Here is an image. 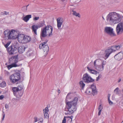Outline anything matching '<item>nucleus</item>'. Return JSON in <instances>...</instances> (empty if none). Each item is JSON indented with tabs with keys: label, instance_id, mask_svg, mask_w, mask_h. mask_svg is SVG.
Returning <instances> with one entry per match:
<instances>
[{
	"label": "nucleus",
	"instance_id": "obj_54",
	"mask_svg": "<svg viewBox=\"0 0 123 123\" xmlns=\"http://www.w3.org/2000/svg\"><path fill=\"white\" fill-rule=\"evenodd\" d=\"M102 18L104 20H105V18H104L103 17H102Z\"/></svg>",
	"mask_w": 123,
	"mask_h": 123
},
{
	"label": "nucleus",
	"instance_id": "obj_38",
	"mask_svg": "<svg viewBox=\"0 0 123 123\" xmlns=\"http://www.w3.org/2000/svg\"><path fill=\"white\" fill-rule=\"evenodd\" d=\"M7 67L8 69H10L12 67L11 64V65H8Z\"/></svg>",
	"mask_w": 123,
	"mask_h": 123
},
{
	"label": "nucleus",
	"instance_id": "obj_33",
	"mask_svg": "<svg viewBox=\"0 0 123 123\" xmlns=\"http://www.w3.org/2000/svg\"><path fill=\"white\" fill-rule=\"evenodd\" d=\"M102 77V75L101 74H99L98 77L97 78L96 81H98L100 78Z\"/></svg>",
	"mask_w": 123,
	"mask_h": 123
},
{
	"label": "nucleus",
	"instance_id": "obj_42",
	"mask_svg": "<svg viewBox=\"0 0 123 123\" xmlns=\"http://www.w3.org/2000/svg\"><path fill=\"white\" fill-rule=\"evenodd\" d=\"M108 101L109 103V104L110 105H111L113 104L112 102L111 101L110 99H108Z\"/></svg>",
	"mask_w": 123,
	"mask_h": 123
},
{
	"label": "nucleus",
	"instance_id": "obj_34",
	"mask_svg": "<svg viewBox=\"0 0 123 123\" xmlns=\"http://www.w3.org/2000/svg\"><path fill=\"white\" fill-rule=\"evenodd\" d=\"M12 63L11 64L12 66V67H16L18 66L16 64V63Z\"/></svg>",
	"mask_w": 123,
	"mask_h": 123
},
{
	"label": "nucleus",
	"instance_id": "obj_6",
	"mask_svg": "<svg viewBox=\"0 0 123 123\" xmlns=\"http://www.w3.org/2000/svg\"><path fill=\"white\" fill-rule=\"evenodd\" d=\"M11 82L13 84H18L21 79L20 74L16 72L11 75L9 77Z\"/></svg>",
	"mask_w": 123,
	"mask_h": 123
},
{
	"label": "nucleus",
	"instance_id": "obj_16",
	"mask_svg": "<svg viewBox=\"0 0 123 123\" xmlns=\"http://www.w3.org/2000/svg\"><path fill=\"white\" fill-rule=\"evenodd\" d=\"M63 21V19L62 18L59 17L57 19V26L58 29L61 27Z\"/></svg>",
	"mask_w": 123,
	"mask_h": 123
},
{
	"label": "nucleus",
	"instance_id": "obj_57",
	"mask_svg": "<svg viewBox=\"0 0 123 123\" xmlns=\"http://www.w3.org/2000/svg\"><path fill=\"white\" fill-rule=\"evenodd\" d=\"M39 123V122H38V123Z\"/></svg>",
	"mask_w": 123,
	"mask_h": 123
},
{
	"label": "nucleus",
	"instance_id": "obj_24",
	"mask_svg": "<svg viewBox=\"0 0 123 123\" xmlns=\"http://www.w3.org/2000/svg\"><path fill=\"white\" fill-rule=\"evenodd\" d=\"M31 15H26L23 18V19L26 22H27L29 19L31 18Z\"/></svg>",
	"mask_w": 123,
	"mask_h": 123
},
{
	"label": "nucleus",
	"instance_id": "obj_7",
	"mask_svg": "<svg viewBox=\"0 0 123 123\" xmlns=\"http://www.w3.org/2000/svg\"><path fill=\"white\" fill-rule=\"evenodd\" d=\"M85 93L89 94H92L93 96L97 94V91L95 84L93 83L90 87L87 88L85 92Z\"/></svg>",
	"mask_w": 123,
	"mask_h": 123
},
{
	"label": "nucleus",
	"instance_id": "obj_48",
	"mask_svg": "<svg viewBox=\"0 0 123 123\" xmlns=\"http://www.w3.org/2000/svg\"><path fill=\"white\" fill-rule=\"evenodd\" d=\"M101 111V110H99L98 114V116H99L100 115Z\"/></svg>",
	"mask_w": 123,
	"mask_h": 123
},
{
	"label": "nucleus",
	"instance_id": "obj_25",
	"mask_svg": "<svg viewBox=\"0 0 123 123\" xmlns=\"http://www.w3.org/2000/svg\"><path fill=\"white\" fill-rule=\"evenodd\" d=\"M43 49L44 52H46V54H47L49 50V48L47 44L46 45H45Z\"/></svg>",
	"mask_w": 123,
	"mask_h": 123
},
{
	"label": "nucleus",
	"instance_id": "obj_13",
	"mask_svg": "<svg viewBox=\"0 0 123 123\" xmlns=\"http://www.w3.org/2000/svg\"><path fill=\"white\" fill-rule=\"evenodd\" d=\"M18 55H16L13 56L9 59V62L10 64L12 63L15 62L17 63L18 60Z\"/></svg>",
	"mask_w": 123,
	"mask_h": 123
},
{
	"label": "nucleus",
	"instance_id": "obj_37",
	"mask_svg": "<svg viewBox=\"0 0 123 123\" xmlns=\"http://www.w3.org/2000/svg\"><path fill=\"white\" fill-rule=\"evenodd\" d=\"M2 112L3 113V114H2L3 115V117L2 119V120H3L5 116V114L4 113V112L3 111H2Z\"/></svg>",
	"mask_w": 123,
	"mask_h": 123
},
{
	"label": "nucleus",
	"instance_id": "obj_3",
	"mask_svg": "<svg viewBox=\"0 0 123 123\" xmlns=\"http://www.w3.org/2000/svg\"><path fill=\"white\" fill-rule=\"evenodd\" d=\"M53 30L52 27L50 25H47L42 29L40 34L41 39L42 40L43 38L47 37V36L48 37L51 36Z\"/></svg>",
	"mask_w": 123,
	"mask_h": 123
},
{
	"label": "nucleus",
	"instance_id": "obj_20",
	"mask_svg": "<svg viewBox=\"0 0 123 123\" xmlns=\"http://www.w3.org/2000/svg\"><path fill=\"white\" fill-rule=\"evenodd\" d=\"M43 112L44 117L46 118H48L49 115L48 112L49 110L47 107H46L43 110Z\"/></svg>",
	"mask_w": 123,
	"mask_h": 123
},
{
	"label": "nucleus",
	"instance_id": "obj_28",
	"mask_svg": "<svg viewBox=\"0 0 123 123\" xmlns=\"http://www.w3.org/2000/svg\"><path fill=\"white\" fill-rule=\"evenodd\" d=\"M112 47H113V49L114 50V52L116 51V50L115 49H116L117 50L119 49L120 48L122 47V45H114L113 46H112Z\"/></svg>",
	"mask_w": 123,
	"mask_h": 123
},
{
	"label": "nucleus",
	"instance_id": "obj_21",
	"mask_svg": "<svg viewBox=\"0 0 123 123\" xmlns=\"http://www.w3.org/2000/svg\"><path fill=\"white\" fill-rule=\"evenodd\" d=\"M48 41V39H46L45 41L40 44L39 47V49H43V48L45 46V45H47V43Z\"/></svg>",
	"mask_w": 123,
	"mask_h": 123
},
{
	"label": "nucleus",
	"instance_id": "obj_9",
	"mask_svg": "<svg viewBox=\"0 0 123 123\" xmlns=\"http://www.w3.org/2000/svg\"><path fill=\"white\" fill-rule=\"evenodd\" d=\"M18 47L16 45H11L7 48V50L9 55L16 54L17 52Z\"/></svg>",
	"mask_w": 123,
	"mask_h": 123
},
{
	"label": "nucleus",
	"instance_id": "obj_55",
	"mask_svg": "<svg viewBox=\"0 0 123 123\" xmlns=\"http://www.w3.org/2000/svg\"><path fill=\"white\" fill-rule=\"evenodd\" d=\"M122 92H123V89L122 90Z\"/></svg>",
	"mask_w": 123,
	"mask_h": 123
},
{
	"label": "nucleus",
	"instance_id": "obj_22",
	"mask_svg": "<svg viewBox=\"0 0 123 123\" xmlns=\"http://www.w3.org/2000/svg\"><path fill=\"white\" fill-rule=\"evenodd\" d=\"M18 33L16 34L17 36V37L16 38H18V40L19 41H24L25 36L23 35H20L19 36L17 35Z\"/></svg>",
	"mask_w": 123,
	"mask_h": 123
},
{
	"label": "nucleus",
	"instance_id": "obj_53",
	"mask_svg": "<svg viewBox=\"0 0 123 123\" xmlns=\"http://www.w3.org/2000/svg\"><path fill=\"white\" fill-rule=\"evenodd\" d=\"M29 5H27V6H25V7H26V8H27V7L29 6Z\"/></svg>",
	"mask_w": 123,
	"mask_h": 123
},
{
	"label": "nucleus",
	"instance_id": "obj_5",
	"mask_svg": "<svg viewBox=\"0 0 123 123\" xmlns=\"http://www.w3.org/2000/svg\"><path fill=\"white\" fill-rule=\"evenodd\" d=\"M106 63V61L100 59L96 60L94 62V65L95 69L99 71H102L104 70V66Z\"/></svg>",
	"mask_w": 123,
	"mask_h": 123
},
{
	"label": "nucleus",
	"instance_id": "obj_10",
	"mask_svg": "<svg viewBox=\"0 0 123 123\" xmlns=\"http://www.w3.org/2000/svg\"><path fill=\"white\" fill-rule=\"evenodd\" d=\"M104 31L111 37H114L116 36L114 32L113 29L111 27H105Z\"/></svg>",
	"mask_w": 123,
	"mask_h": 123
},
{
	"label": "nucleus",
	"instance_id": "obj_51",
	"mask_svg": "<svg viewBox=\"0 0 123 123\" xmlns=\"http://www.w3.org/2000/svg\"><path fill=\"white\" fill-rule=\"evenodd\" d=\"M58 92L59 93H60L61 92L60 91V90L59 89H58Z\"/></svg>",
	"mask_w": 123,
	"mask_h": 123
},
{
	"label": "nucleus",
	"instance_id": "obj_35",
	"mask_svg": "<svg viewBox=\"0 0 123 123\" xmlns=\"http://www.w3.org/2000/svg\"><path fill=\"white\" fill-rule=\"evenodd\" d=\"M11 43V42H8L4 46L6 48H7L8 46H9V45L10 43Z\"/></svg>",
	"mask_w": 123,
	"mask_h": 123
},
{
	"label": "nucleus",
	"instance_id": "obj_45",
	"mask_svg": "<svg viewBox=\"0 0 123 123\" xmlns=\"http://www.w3.org/2000/svg\"><path fill=\"white\" fill-rule=\"evenodd\" d=\"M5 108L6 109H8L9 105L8 104H6L5 105Z\"/></svg>",
	"mask_w": 123,
	"mask_h": 123
},
{
	"label": "nucleus",
	"instance_id": "obj_56",
	"mask_svg": "<svg viewBox=\"0 0 123 123\" xmlns=\"http://www.w3.org/2000/svg\"><path fill=\"white\" fill-rule=\"evenodd\" d=\"M5 65H7V63H6Z\"/></svg>",
	"mask_w": 123,
	"mask_h": 123
},
{
	"label": "nucleus",
	"instance_id": "obj_23",
	"mask_svg": "<svg viewBox=\"0 0 123 123\" xmlns=\"http://www.w3.org/2000/svg\"><path fill=\"white\" fill-rule=\"evenodd\" d=\"M87 68L88 69V71H89L90 73H91L94 74H96L99 73L98 72L95 70L91 69L88 67L87 66Z\"/></svg>",
	"mask_w": 123,
	"mask_h": 123
},
{
	"label": "nucleus",
	"instance_id": "obj_8",
	"mask_svg": "<svg viewBox=\"0 0 123 123\" xmlns=\"http://www.w3.org/2000/svg\"><path fill=\"white\" fill-rule=\"evenodd\" d=\"M82 79L83 81L86 83H92L95 81V80L92 79L87 73L83 75Z\"/></svg>",
	"mask_w": 123,
	"mask_h": 123
},
{
	"label": "nucleus",
	"instance_id": "obj_41",
	"mask_svg": "<svg viewBox=\"0 0 123 123\" xmlns=\"http://www.w3.org/2000/svg\"><path fill=\"white\" fill-rule=\"evenodd\" d=\"M2 13H3V14L6 15H8L9 13V12L5 11L3 12Z\"/></svg>",
	"mask_w": 123,
	"mask_h": 123
},
{
	"label": "nucleus",
	"instance_id": "obj_39",
	"mask_svg": "<svg viewBox=\"0 0 123 123\" xmlns=\"http://www.w3.org/2000/svg\"><path fill=\"white\" fill-rule=\"evenodd\" d=\"M66 117H64L63 118V119L62 120V123H66Z\"/></svg>",
	"mask_w": 123,
	"mask_h": 123
},
{
	"label": "nucleus",
	"instance_id": "obj_19",
	"mask_svg": "<svg viewBox=\"0 0 123 123\" xmlns=\"http://www.w3.org/2000/svg\"><path fill=\"white\" fill-rule=\"evenodd\" d=\"M17 89H18V90L20 92L19 97L20 98L23 95V92L22 91V90L23 89V86L22 85H19L16 87Z\"/></svg>",
	"mask_w": 123,
	"mask_h": 123
},
{
	"label": "nucleus",
	"instance_id": "obj_31",
	"mask_svg": "<svg viewBox=\"0 0 123 123\" xmlns=\"http://www.w3.org/2000/svg\"><path fill=\"white\" fill-rule=\"evenodd\" d=\"M6 84L5 81H3L0 84V86L1 87H4L6 86Z\"/></svg>",
	"mask_w": 123,
	"mask_h": 123
},
{
	"label": "nucleus",
	"instance_id": "obj_26",
	"mask_svg": "<svg viewBox=\"0 0 123 123\" xmlns=\"http://www.w3.org/2000/svg\"><path fill=\"white\" fill-rule=\"evenodd\" d=\"M70 12H73L72 14L73 15L75 16L76 17H78L79 18L80 17V16L79 13H77L75 11H74L73 10H70Z\"/></svg>",
	"mask_w": 123,
	"mask_h": 123
},
{
	"label": "nucleus",
	"instance_id": "obj_2",
	"mask_svg": "<svg viewBox=\"0 0 123 123\" xmlns=\"http://www.w3.org/2000/svg\"><path fill=\"white\" fill-rule=\"evenodd\" d=\"M106 18L107 20L110 22L116 24L120 22L122 18L119 14L113 12L110 13L107 15Z\"/></svg>",
	"mask_w": 123,
	"mask_h": 123
},
{
	"label": "nucleus",
	"instance_id": "obj_15",
	"mask_svg": "<svg viewBox=\"0 0 123 123\" xmlns=\"http://www.w3.org/2000/svg\"><path fill=\"white\" fill-rule=\"evenodd\" d=\"M122 51H121L117 54L115 55L114 56V58L116 60L120 61L123 58V53Z\"/></svg>",
	"mask_w": 123,
	"mask_h": 123
},
{
	"label": "nucleus",
	"instance_id": "obj_47",
	"mask_svg": "<svg viewBox=\"0 0 123 123\" xmlns=\"http://www.w3.org/2000/svg\"><path fill=\"white\" fill-rule=\"evenodd\" d=\"M66 117V118H70V119H71V120H72V118L73 117V116H70H70H67V117Z\"/></svg>",
	"mask_w": 123,
	"mask_h": 123
},
{
	"label": "nucleus",
	"instance_id": "obj_43",
	"mask_svg": "<svg viewBox=\"0 0 123 123\" xmlns=\"http://www.w3.org/2000/svg\"><path fill=\"white\" fill-rule=\"evenodd\" d=\"M28 56H30L32 55H33V53L32 52H31L28 54H27Z\"/></svg>",
	"mask_w": 123,
	"mask_h": 123
},
{
	"label": "nucleus",
	"instance_id": "obj_4",
	"mask_svg": "<svg viewBox=\"0 0 123 123\" xmlns=\"http://www.w3.org/2000/svg\"><path fill=\"white\" fill-rule=\"evenodd\" d=\"M4 38L5 40H8L11 39H14L16 38L17 36L16 34L17 32L14 30L11 31L7 30L4 31Z\"/></svg>",
	"mask_w": 123,
	"mask_h": 123
},
{
	"label": "nucleus",
	"instance_id": "obj_44",
	"mask_svg": "<svg viewBox=\"0 0 123 123\" xmlns=\"http://www.w3.org/2000/svg\"><path fill=\"white\" fill-rule=\"evenodd\" d=\"M39 17H35L33 18V20L34 21L37 20L39 19Z\"/></svg>",
	"mask_w": 123,
	"mask_h": 123
},
{
	"label": "nucleus",
	"instance_id": "obj_46",
	"mask_svg": "<svg viewBox=\"0 0 123 123\" xmlns=\"http://www.w3.org/2000/svg\"><path fill=\"white\" fill-rule=\"evenodd\" d=\"M4 97V96L3 95H1L0 96V99H2Z\"/></svg>",
	"mask_w": 123,
	"mask_h": 123
},
{
	"label": "nucleus",
	"instance_id": "obj_18",
	"mask_svg": "<svg viewBox=\"0 0 123 123\" xmlns=\"http://www.w3.org/2000/svg\"><path fill=\"white\" fill-rule=\"evenodd\" d=\"M31 29L32 31V32L35 35H37V30L39 28L38 27L37 25H32L31 27Z\"/></svg>",
	"mask_w": 123,
	"mask_h": 123
},
{
	"label": "nucleus",
	"instance_id": "obj_27",
	"mask_svg": "<svg viewBox=\"0 0 123 123\" xmlns=\"http://www.w3.org/2000/svg\"><path fill=\"white\" fill-rule=\"evenodd\" d=\"M31 37L29 36H25L24 41L25 42H28L31 41Z\"/></svg>",
	"mask_w": 123,
	"mask_h": 123
},
{
	"label": "nucleus",
	"instance_id": "obj_52",
	"mask_svg": "<svg viewBox=\"0 0 123 123\" xmlns=\"http://www.w3.org/2000/svg\"><path fill=\"white\" fill-rule=\"evenodd\" d=\"M35 119V122H36L37 121V118H36Z\"/></svg>",
	"mask_w": 123,
	"mask_h": 123
},
{
	"label": "nucleus",
	"instance_id": "obj_40",
	"mask_svg": "<svg viewBox=\"0 0 123 123\" xmlns=\"http://www.w3.org/2000/svg\"><path fill=\"white\" fill-rule=\"evenodd\" d=\"M32 50H31V49H29L26 52V54H28L30 53L31 52Z\"/></svg>",
	"mask_w": 123,
	"mask_h": 123
},
{
	"label": "nucleus",
	"instance_id": "obj_49",
	"mask_svg": "<svg viewBox=\"0 0 123 123\" xmlns=\"http://www.w3.org/2000/svg\"><path fill=\"white\" fill-rule=\"evenodd\" d=\"M111 95L110 94H108V99H110V96Z\"/></svg>",
	"mask_w": 123,
	"mask_h": 123
},
{
	"label": "nucleus",
	"instance_id": "obj_11",
	"mask_svg": "<svg viewBox=\"0 0 123 123\" xmlns=\"http://www.w3.org/2000/svg\"><path fill=\"white\" fill-rule=\"evenodd\" d=\"M116 30L117 35L121 34L123 32V22H121L117 25Z\"/></svg>",
	"mask_w": 123,
	"mask_h": 123
},
{
	"label": "nucleus",
	"instance_id": "obj_32",
	"mask_svg": "<svg viewBox=\"0 0 123 123\" xmlns=\"http://www.w3.org/2000/svg\"><path fill=\"white\" fill-rule=\"evenodd\" d=\"M119 89L118 87H117L114 90V92L116 94H118L119 93L118 92L120 91H119L118 90Z\"/></svg>",
	"mask_w": 123,
	"mask_h": 123
},
{
	"label": "nucleus",
	"instance_id": "obj_29",
	"mask_svg": "<svg viewBox=\"0 0 123 123\" xmlns=\"http://www.w3.org/2000/svg\"><path fill=\"white\" fill-rule=\"evenodd\" d=\"M79 84L81 89L83 90L85 86V84L83 83L82 81H80V82Z\"/></svg>",
	"mask_w": 123,
	"mask_h": 123
},
{
	"label": "nucleus",
	"instance_id": "obj_50",
	"mask_svg": "<svg viewBox=\"0 0 123 123\" xmlns=\"http://www.w3.org/2000/svg\"><path fill=\"white\" fill-rule=\"evenodd\" d=\"M121 80V79L120 78L118 80V82L119 83V82Z\"/></svg>",
	"mask_w": 123,
	"mask_h": 123
},
{
	"label": "nucleus",
	"instance_id": "obj_1",
	"mask_svg": "<svg viewBox=\"0 0 123 123\" xmlns=\"http://www.w3.org/2000/svg\"><path fill=\"white\" fill-rule=\"evenodd\" d=\"M71 93L70 92L68 93L66 97V105L64 110L68 112L65 113V114L66 115L73 113L74 111H75L77 109L76 105L78 100L77 97H75L72 101L67 102L68 101V100L71 99V96L70 95Z\"/></svg>",
	"mask_w": 123,
	"mask_h": 123
},
{
	"label": "nucleus",
	"instance_id": "obj_14",
	"mask_svg": "<svg viewBox=\"0 0 123 123\" xmlns=\"http://www.w3.org/2000/svg\"><path fill=\"white\" fill-rule=\"evenodd\" d=\"M18 89H17L16 87H13L12 89V91L14 95L16 96L17 98H20V92L18 90Z\"/></svg>",
	"mask_w": 123,
	"mask_h": 123
},
{
	"label": "nucleus",
	"instance_id": "obj_36",
	"mask_svg": "<svg viewBox=\"0 0 123 123\" xmlns=\"http://www.w3.org/2000/svg\"><path fill=\"white\" fill-rule=\"evenodd\" d=\"M103 109V107L101 105V104H100L99 106L98 107V109L99 110H101V111L102 110V109Z\"/></svg>",
	"mask_w": 123,
	"mask_h": 123
},
{
	"label": "nucleus",
	"instance_id": "obj_12",
	"mask_svg": "<svg viewBox=\"0 0 123 123\" xmlns=\"http://www.w3.org/2000/svg\"><path fill=\"white\" fill-rule=\"evenodd\" d=\"M113 47L111 46V47H109L108 49H107L105 51V57L108 58L112 52H114L113 49Z\"/></svg>",
	"mask_w": 123,
	"mask_h": 123
},
{
	"label": "nucleus",
	"instance_id": "obj_17",
	"mask_svg": "<svg viewBox=\"0 0 123 123\" xmlns=\"http://www.w3.org/2000/svg\"><path fill=\"white\" fill-rule=\"evenodd\" d=\"M18 47V52L20 53H23L25 49H26L27 48L25 46H20L19 47Z\"/></svg>",
	"mask_w": 123,
	"mask_h": 123
},
{
	"label": "nucleus",
	"instance_id": "obj_30",
	"mask_svg": "<svg viewBox=\"0 0 123 123\" xmlns=\"http://www.w3.org/2000/svg\"><path fill=\"white\" fill-rule=\"evenodd\" d=\"M44 22H41L38 25H37L39 28H40L44 26Z\"/></svg>",
	"mask_w": 123,
	"mask_h": 123
}]
</instances>
